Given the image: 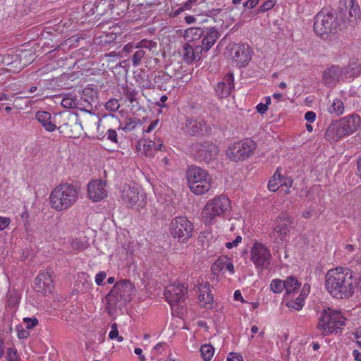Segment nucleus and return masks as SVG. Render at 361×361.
Returning <instances> with one entry per match:
<instances>
[{
	"instance_id": "nucleus-1",
	"label": "nucleus",
	"mask_w": 361,
	"mask_h": 361,
	"mask_svg": "<svg viewBox=\"0 0 361 361\" xmlns=\"http://www.w3.org/2000/svg\"><path fill=\"white\" fill-rule=\"evenodd\" d=\"M356 280L349 269L336 267L328 271L325 276V286L329 293L337 299H348L353 295Z\"/></svg>"
},
{
	"instance_id": "nucleus-2",
	"label": "nucleus",
	"mask_w": 361,
	"mask_h": 361,
	"mask_svg": "<svg viewBox=\"0 0 361 361\" xmlns=\"http://www.w3.org/2000/svg\"><path fill=\"white\" fill-rule=\"evenodd\" d=\"M343 11L336 12L334 10L322 9L314 18V31L324 39L334 35L338 30L341 22L345 21Z\"/></svg>"
},
{
	"instance_id": "nucleus-3",
	"label": "nucleus",
	"mask_w": 361,
	"mask_h": 361,
	"mask_svg": "<svg viewBox=\"0 0 361 361\" xmlns=\"http://www.w3.org/2000/svg\"><path fill=\"white\" fill-rule=\"evenodd\" d=\"M79 192L80 188L77 185L70 183L60 184L49 195L50 204L57 212L66 210L77 202Z\"/></svg>"
},
{
	"instance_id": "nucleus-4",
	"label": "nucleus",
	"mask_w": 361,
	"mask_h": 361,
	"mask_svg": "<svg viewBox=\"0 0 361 361\" xmlns=\"http://www.w3.org/2000/svg\"><path fill=\"white\" fill-rule=\"evenodd\" d=\"M361 123L357 114H352L334 121L326 128L324 137L330 142H337L341 137L355 132Z\"/></svg>"
},
{
	"instance_id": "nucleus-5",
	"label": "nucleus",
	"mask_w": 361,
	"mask_h": 361,
	"mask_svg": "<svg viewBox=\"0 0 361 361\" xmlns=\"http://www.w3.org/2000/svg\"><path fill=\"white\" fill-rule=\"evenodd\" d=\"M361 73V67L356 62L341 67L332 65L324 71L322 80L325 85L334 87L340 80L345 78H353Z\"/></svg>"
},
{
	"instance_id": "nucleus-6",
	"label": "nucleus",
	"mask_w": 361,
	"mask_h": 361,
	"mask_svg": "<svg viewBox=\"0 0 361 361\" xmlns=\"http://www.w3.org/2000/svg\"><path fill=\"white\" fill-rule=\"evenodd\" d=\"M56 128L63 136L70 138L79 137L82 127L78 115L71 111H63L57 115Z\"/></svg>"
},
{
	"instance_id": "nucleus-7",
	"label": "nucleus",
	"mask_w": 361,
	"mask_h": 361,
	"mask_svg": "<svg viewBox=\"0 0 361 361\" xmlns=\"http://www.w3.org/2000/svg\"><path fill=\"white\" fill-rule=\"evenodd\" d=\"M187 179L190 191L195 195H202L211 188V177L207 171L200 167H189Z\"/></svg>"
},
{
	"instance_id": "nucleus-8",
	"label": "nucleus",
	"mask_w": 361,
	"mask_h": 361,
	"mask_svg": "<svg viewBox=\"0 0 361 361\" xmlns=\"http://www.w3.org/2000/svg\"><path fill=\"white\" fill-rule=\"evenodd\" d=\"M345 320L341 312L327 308L319 317L317 328L324 336L338 333V329L345 325Z\"/></svg>"
},
{
	"instance_id": "nucleus-9",
	"label": "nucleus",
	"mask_w": 361,
	"mask_h": 361,
	"mask_svg": "<svg viewBox=\"0 0 361 361\" xmlns=\"http://www.w3.org/2000/svg\"><path fill=\"white\" fill-rule=\"evenodd\" d=\"M231 207L230 200L220 195L207 202L202 210V219L205 224H212L216 218L224 215Z\"/></svg>"
},
{
	"instance_id": "nucleus-10",
	"label": "nucleus",
	"mask_w": 361,
	"mask_h": 361,
	"mask_svg": "<svg viewBox=\"0 0 361 361\" xmlns=\"http://www.w3.org/2000/svg\"><path fill=\"white\" fill-rule=\"evenodd\" d=\"M191 156L200 162L209 164L217 159L219 149L209 140L192 142L189 146Z\"/></svg>"
},
{
	"instance_id": "nucleus-11",
	"label": "nucleus",
	"mask_w": 361,
	"mask_h": 361,
	"mask_svg": "<svg viewBox=\"0 0 361 361\" xmlns=\"http://www.w3.org/2000/svg\"><path fill=\"white\" fill-rule=\"evenodd\" d=\"M193 233L194 225L186 216H176L169 224V233L178 243H187Z\"/></svg>"
},
{
	"instance_id": "nucleus-12",
	"label": "nucleus",
	"mask_w": 361,
	"mask_h": 361,
	"mask_svg": "<svg viewBox=\"0 0 361 361\" xmlns=\"http://www.w3.org/2000/svg\"><path fill=\"white\" fill-rule=\"evenodd\" d=\"M257 144L247 138L243 141L235 142L226 150V156L233 161L244 160L250 157L255 150Z\"/></svg>"
},
{
	"instance_id": "nucleus-13",
	"label": "nucleus",
	"mask_w": 361,
	"mask_h": 361,
	"mask_svg": "<svg viewBox=\"0 0 361 361\" xmlns=\"http://www.w3.org/2000/svg\"><path fill=\"white\" fill-rule=\"evenodd\" d=\"M121 198L128 207L136 206L138 209H142L147 204L145 193L134 185H125L121 191Z\"/></svg>"
},
{
	"instance_id": "nucleus-14",
	"label": "nucleus",
	"mask_w": 361,
	"mask_h": 361,
	"mask_svg": "<svg viewBox=\"0 0 361 361\" xmlns=\"http://www.w3.org/2000/svg\"><path fill=\"white\" fill-rule=\"evenodd\" d=\"M186 293L187 289L183 285L173 283L166 286L164 295L172 310L178 311L185 305Z\"/></svg>"
},
{
	"instance_id": "nucleus-15",
	"label": "nucleus",
	"mask_w": 361,
	"mask_h": 361,
	"mask_svg": "<svg viewBox=\"0 0 361 361\" xmlns=\"http://www.w3.org/2000/svg\"><path fill=\"white\" fill-rule=\"evenodd\" d=\"M271 255L268 248L260 243H255L252 247L250 259L261 269L267 268L270 264Z\"/></svg>"
},
{
	"instance_id": "nucleus-16",
	"label": "nucleus",
	"mask_w": 361,
	"mask_h": 361,
	"mask_svg": "<svg viewBox=\"0 0 361 361\" xmlns=\"http://www.w3.org/2000/svg\"><path fill=\"white\" fill-rule=\"evenodd\" d=\"M252 51L245 44H235L230 49V56L236 66L245 67L251 60Z\"/></svg>"
},
{
	"instance_id": "nucleus-17",
	"label": "nucleus",
	"mask_w": 361,
	"mask_h": 361,
	"mask_svg": "<svg viewBox=\"0 0 361 361\" xmlns=\"http://www.w3.org/2000/svg\"><path fill=\"white\" fill-rule=\"evenodd\" d=\"M278 219V225L274 228L271 238L282 240L289 232V228L293 224V219L287 213H281Z\"/></svg>"
},
{
	"instance_id": "nucleus-18",
	"label": "nucleus",
	"mask_w": 361,
	"mask_h": 361,
	"mask_svg": "<svg viewBox=\"0 0 361 361\" xmlns=\"http://www.w3.org/2000/svg\"><path fill=\"white\" fill-rule=\"evenodd\" d=\"M35 290L40 293H51L54 288L53 279L49 272H42L35 279Z\"/></svg>"
},
{
	"instance_id": "nucleus-19",
	"label": "nucleus",
	"mask_w": 361,
	"mask_h": 361,
	"mask_svg": "<svg viewBox=\"0 0 361 361\" xmlns=\"http://www.w3.org/2000/svg\"><path fill=\"white\" fill-rule=\"evenodd\" d=\"M105 183L101 180H95L87 185V195L90 200L98 202L106 196Z\"/></svg>"
},
{
	"instance_id": "nucleus-20",
	"label": "nucleus",
	"mask_w": 361,
	"mask_h": 361,
	"mask_svg": "<svg viewBox=\"0 0 361 361\" xmlns=\"http://www.w3.org/2000/svg\"><path fill=\"white\" fill-rule=\"evenodd\" d=\"M203 52V48H201L200 44L192 45L186 43L183 47V60L187 63L198 61L201 59Z\"/></svg>"
},
{
	"instance_id": "nucleus-21",
	"label": "nucleus",
	"mask_w": 361,
	"mask_h": 361,
	"mask_svg": "<svg viewBox=\"0 0 361 361\" xmlns=\"http://www.w3.org/2000/svg\"><path fill=\"white\" fill-rule=\"evenodd\" d=\"M345 8L340 7L338 11H343L344 16L343 18H345V22L347 20L348 21L353 22L354 20L357 18H360L361 12L360 8L357 3L355 0H343Z\"/></svg>"
},
{
	"instance_id": "nucleus-22",
	"label": "nucleus",
	"mask_w": 361,
	"mask_h": 361,
	"mask_svg": "<svg viewBox=\"0 0 361 361\" xmlns=\"http://www.w3.org/2000/svg\"><path fill=\"white\" fill-rule=\"evenodd\" d=\"M220 34L218 29L214 27L204 29V35H202V39L201 41L202 44H200V47L203 48V51L207 52L216 42Z\"/></svg>"
},
{
	"instance_id": "nucleus-23",
	"label": "nucleus",
	"mask_w": 361,
	"mask_h": 361,
	"mask_svg": "<svg viewBox=\"0 0 361 361\" xmlns=\"http://www.w3.org/2000/svg\"><path fill=\"white\" fill-rule=\"evenodd\" d=\"M110 292L120 294L124 299H127L130 302L134 294L135 288L130 281L123 280L116 283Z\"/></svg>"
},
{
	"instance_id": "nucleus-24",
	"label": "nucleus",
	"mask_w": 361,
	"mask_h": 361,
	"mask_svg": "<svg viewBox=\"0 0 361 361\" xmlns=\"http://www.w3.org/2000/svg\"><path fill=\"white\" fill-rule=\"evenodd\" d=\"M234 87V77L233 73L226 74L223 81L219 82L216 87L215 92L220 98L227 97L231 90Z\"/></svg>"
},
{
	"instance_id": "nucleus-25",
	"label": "nucleus",
	"mask_w": 361,
	"mask_h": 361,
	"mask_svg": "<svg viewBox=\"0 0 361 361\" xmlns=\"http://www.w3.org/2000/svg\"><path fill=\"white\" fill-rule=\"evenodd\" d=\"M185 128L188 134L195 136L206 133L207 131V125L204 120L187 118Z\"/></svg>"
},
{
	"instance_id": "nucleus-26",
	"label": "nucleus",
	"mask_w": 361,
	"mask_h": 361,
	"mask_svg": "<svg viewBox=\"0 0 361 361\" xmlns=\"http://www.w3.org/2000/svg\"><path fill=\"white\" fill-rule=\"evenodd\" d=\"M36 119L42 124L47 131L53 132L56 129L57 115L54 117L52 121L51 115L49 112L45 111H38L35 114Z\"/></svg>"
},
{
	"instance_id": "nucleus-27",
	"label": "nucleus",
	"mask_w": 361,
	"mask_h": 361,
	"mask_svg": "<svg viewBox=\"0 0 361 361\" xmlns=\"http://www.w3.org/2000/svg\"><path fill=\"white\" fill-rule=\"evenodd\" d=\"M106 300L107 301L106 309L109 314L112 313L113 309H121L127 302H129L127 299H124L121 295L115 294L111 292H109L106 295Z\"/></svg>"
},
{
	"instance_id": "nucleus-28",
	"label": "nucleus",
	"mask_w": 361,
	"mask_h": 361,
	"mask_svg": "<svg viewBox=\"0 0 361 361\" xmlns=\"http://www.w3.org/2000/svg\"><path fill=\"white\" fill-rule=\"evenodd\" d=\"M144 150L146 156H152V151L162 150L164 148V142L160 138H154V140L144 141Z\"/></svg>"
},
{
	"instance_id": "nucleus-29",
	"label": "nucleus",
	"mask_w": 361,
	"mask_h": 361,
	"mask_svg": "<svg viewBox=\"0 0 361 361\" xmlns=\"http://www.w3.org/2000/svg\"><path fill=\"white\" fill-rule=\"evenodd\" d=\"M211 269L214 275H218L224 269H226L233 274L234 272V266L232 263L224 261V259H219L212 264Z\"/></svg>"
},
{
	"instance_id": "nucleus-30",
	"label": "nucleus",
	"mask_w": 361,
	"mask_h": 361,
	"mask_svg": "<svg viewBox=\"0 0 361 361\" xmlns=\"http://www.w3.org/2000/svg\"><path fill=\"white\" fill-rule=\"evenodd\" d=\"M284 289L286 290V294L289 296L291 294H294L299 289L300 284L294 276H289L284 281Z\"/></svg>"
},
{
	"instance_id": "nucleus-31",
	"label": "nucleus",
	"mask_w": 361,
	"mask_h": 361,
	"mask_svg": "<svg viewBox=\"0 0 361 361\" xmlns=\"http://www.w3.org/2000/svg\"><path fill=\"white\" fill-rule=\"evenodd\" d=\"M204 29L200 27H190L185 30L184 37L188 41L193 42L202 38Z\"/></svg>"
},
{
	"instance_id": "nucleus-32",
	"label": "nucleus",
	"mask_w": 361,
	"mask_h": 361,
	"mask_svg": "<svg viewBox=\"0 0 361 361\" xmlns=\"http://www.w3.org/2000/svg\"><path fill=\"white\" fill-rule=\"evenodd\" d=\"M283 176L280 173V168H278L268 183V189L271 192L279 190L281 184Z\"/></svg>"
},
{
	"instance_id": "nucleus-33",
	"label": "nucleus",
	"mask_w": 361,
	"mask_h": 361,
	"mask_svg": "<svg viewBox=\"0 0 361 361\" xmlns=\"http://www.w3.org/2000/svg\"><path fill=\"white\" fill-rule=\"evenodd\" d=\"M61 104L63 107L66 109H75L78 107V102L76 99V96L73 94H68L64 97L61 102Z\"/></svg>"
},
{
	"instance_id": "nucleus-34",
	"label": "nucleus",
	"mask_w": 361,
	"mask_h": 361,
	"mask_svg": "<svg viewBox=\"0 0 361 361\" xmlns=\"http://www.w3.org/2000/svg\"><path fill=\"white\" fill-rule=\"evenodd\" d=\"M200 351L202 359L204 361H209L214 355V348L210 344H204L201 346Z\"/></svg>"
},
{
	"instance_id": "nucleus-35",
	"label": "nucleus",
	"mask_w": 361,
	"mask_h": 361,
	"mask_svg": "<svg viewBox=\"0 0 361 361\" xmlns=\"http://www.w3.org/2000/svg\"><path fill=\"white\" fill-rule=\"evenodd\" d=\"M328 111L330 114H336L337 116L343 114L344 111V105L341 99H336L329 108Z\"/></svg>"
},
{
	"instance_id": "nucleus-36",
	"label": "nucleus",
	"mask_w": 361,
	"mask_h": 361,
	"mask_svg": "<svg viewBox=\"0 0 361 361\" xmlns=\"http://www.w3.org/2000/svg\"><path fill=\"white\" fill-rule=\"evenodd\" d=\"M305 298V294L300 293L299 296H298L295 298V300L288 301L286 305L290 309H293L295 310H300L302 309L304 305Z\"/></svg>"
},
{
	"instance_id": "nucleus-37",
	"label": "nucleus",
	"mask_w": 361,
	"mask_h": 361,
	"mask_svg": "<svg viewBox=\"0 0 361 361\" xmlns=\"http://www.w3.org/2000/svg\"><path fill=\"white\" fill-rule=\"evenodd\" d=\"M208 287L209 286L207 285L204 286V287L200 289L201 293L199 296L200 300L204 302L205 304H209L213 301L212 295L209 292H207L209 290Z\"/></svg>"
},
{
	"instance_id": "nucleus-38",
	"label": "nucleus",
	"mask_w": 361,
	"mask_h": 361,
	"mask_svg": "<svg viewBox=\"0 0 361 361\" xmlns=\"http://www.w3.org/2000/svg\"><path fill=\"white\" fill-rule=\"evenodd\" d=\"M137 50L134 52L132 56V63L133 66L136 67L139 66L142 60L145 58L146 54L145 51L142 49L137 48Z\"/></svg>"
},
{
	"instance_id": "nucleus-39",
	"label": "nucleus",
	"mask_w": 361,
	"mask_h": 361,
	"mask_svg": "<svg viewBox=\"0 0 361 361\" xmlns=\"http://www.w3.org/2000/svg\"><path fill=\"white\" fill-rule=\"evenodd\" d=\"M286 287L284 285V281L281 279H274L270 284V289L275 293H280L283 291Z\"/></svg>"
},
{
	"instance_id": "nucleus-40",
	"label": "nucleus",
	"mask_w": 361,
	"mask_h": 361,
	"mask_svg": "<svg viewBox=\"0 0 361 361\" xmlns=\"http://www.w3.org/2000/svg\"><path fill=\"white\" fill-rule=\"evenodd\" d=\"M123 95L131 104L136 101L137 92L133 88H123Z\"/></svg>"
},
{
	"instance_id": "nucleus-41",
	"label": "nucleus",
	"mask_w": 361,
	"mask_h": 361,
	"mask_svg": "<svg viewBox=\"0 0 361 361\" xmlns=\"http://www.w3.org/2000/svg\"><path fill=\"white\" fill-rule=\"evenodd\" d=\"M106 4L110 6L106 0H99L96 1L94 8H92V13H97V15L102 16L104 14V10L100 8V7L104 6Z\"/></svg>"
},
{
	"instance_id": "nucleus-42",
	"label": "nucleus",
	"mask_w": 361,
	"mask_h": 361,
	"mask_svg": "<svg viewBox=\"0 0 361 361\" xmlns=\"http://www.w3.org/2000/svg\"><path fill=\"white\" fill-rule=\"evenodd\" d=\"M157 47V43L153 41H149L147 39H143L139 42V45L137 46L135 48H140V49H147L149 51L152 50L154 48Z\"/></svg>"
},
{
	"instance_id": "nucleus-43",
	"label": "nucleus",
	"mask_w": 361,
	"mask_h": 361,
	"mask_svg": "<svg viewBox=\"0 0 361 361\" xmlns=\"http://www.w3.org/2000/svg\"><path fill=\"white\" fill-rule=\"evenodd\" d=\"M7 361H19V356L15 348H9L6 351Z\"/></svg>"
},
{
	"instance_id": "nucleus-44",
	"label": "nucleus",
	"mask_w": 361,
	"mask_h": 361,
	"mask_svg": "<svg viewBox=\"0 0 361 361\" xmlns=\"http://www.w3.org/2000/svg\"><path fill=\"white\" fill-rule=\"evenodd\" d=\"M120 107L119 102L117 99H111L105 104V108L111 111H116Z\"/></svg>"
},
{
	"instance_id": "nucleus-45",
	"label": "nucleus",
	"mask_w": 361,
	"mask_h": 361,
	"mask_svg": "<svg viewBox=\"0 0 361 361\" xmlns=\"http://www.w3.org/2000/svg\"><path fill=\"white\" fill-rule=\"evenodd\" d=\"M138 123H140V120L135 118H129L126 124H125V126L123 127V129L125 130H128L129 131H131L133 130H134L136 127V126L138 124Z\"/></svg>"
},
{
	"instance_id": "nucleus-46",
	"label": "nucleus",
	"mask_w": 361,
	"mask_h": 361,
	"mask_svg": "<svg viewBox=\"0 0 361 361\" xmlns=\"http://www.w3.org/2000/svg\"><path fill=\"white\" fill-rule=\"evenodd\" d=\"M23 323L25 324V327L27 329H31L37 325L38 320L35 317H33V318L25 317L23 319Z\"/></svg>"
},
{
	"instance_id": "nucleus-47",
	"label": "nucleus",
	"mask_w": 361,
	"mask_h": 361,
	"mask_svg": "<svg viewBox=\"0 0 361 361\" xmlns=\"http://www.w3.org/2000/svg\"><path fill=\"white\" fill-rule=\"evenodd\" d=\"M274 2L271 0L266 1L259 8L258 13H264L272 8L274 6Z\"/></svg>"
},
{
	"instance_id": "nucleus-48",
	"label": "nucleus",
	"mask_w": 361,
	"mask_h": 361,
	"mask_svg": "<svg viewBox=\"0 0 361 361\" xmlns=\"http://www.w3.org/2000/svg\"><path fill=\"white\" fill-rule=\"evenodd\" d=\"M259 3V0H247L243 3L244 10L242 13L245 12L247 9L253 8L257 4Z\"/></svg>"
},
{
	"instance_id": "nucleus-49",
	"label": "nucleus",
	"mask_w": 361,
	"mask_h": 361,
	"mask_svg": "<svg viewBox=\"0 0 361 361\" xmlns=\"http://www.w3.org/2000/svg\"><path fill=\"white\" fill-rule=\"evenodd\" d=\"M107 139L113 142L117 143V133L115 130L109 129L107 131Z\"/></svg>"
},
{
	"instance_id": "nucleus-50",
	"label": "nucleus",
	"mask_w": 361,
	"mask_h": 361,
	"mask_svg": "<svg viewBox=\"0 0 361 361\" xmlns=\"http://www.w3.org/2000/svg\"><path fill=\"white\" fill-rule=\"evenodd\" d=\"M18 336L20 339L26 338L30 335V333L28 331V329H25L23 327H18Z\"/></svg>"
},
{
	"instance_id": "nucleus-51",
	"label": "nucleus",
	"mask_w": 361,
	"mask_h": 361,
	"mask_svg": "<svg viewBox=\"0 0 361 361\" xmlns=\"http://www.w3.org/2000/svg\"><path fill=\"white\" fill-rule=\"evenodd\" d=\"M10 223L11 220L9 218L0 216V231L7 228Z\"/></svg>"
},
{
	"instance_id": "nucleus-52",
	"label": "nucleus",
	"mask_w": 361,
	"mask_h": 361,
	"mask_svg": "<svg viewBox=\"0 0 361 361\" xmlns=\"http://www.w3.org/2000/svg\"><path fill=\"white\" fill-rule=\"evenodd\" d=\"M106 274L105 271H100L96 275L95 282L98 286H102L104 279L106 278Z\"/></svg>"
},
{
	"instance_id": "nucleus-53",
	"label": "nucleus",
	"mask_w": 361,
	"mask_h": 361,
	"mask_svg": "<svg viewBox=\"0 0 361 361\" xmlns=\"http://www.w3.org/2000/svg\"><path fill=\"white\" fill-rule=\"evenodd\" d=\"M227 361H243V360L240 355L235 353H230L228 355Z\"/></svg>"
},
{
	"instance_id": "nucleus-54",
	"label": "nucleus",
	"mask_w": 361,
	"mask_h": 361,
	"mask_svg": "<svg viewBox=\"0 0 361 361\" xmlns=\"http://www.w3.org/2000/svg\"><path fill=\"white\" fill-rule=\"evenodd\" d=\"M292 184H293V180L290 178H286L283 177L281 184L280 185L285 186L287 188V189H289L292 186ZM286 194L289 193V190H287L286 191Z\"/></svg>"
},
{
	"instance_id": "nucleus-55",
	"label": "nucleus",
	"mask_w": 361,
	"mask_h": 361,
	"mask_svg": "<svg viewBox=\"0 0 361 361\" xmlns=\"http://www.w3.org/2000/svg\"><path fill=\"white\" fill-rule=\"evenodd\" d=\"M305 118L310 123H313L316 119V114L314 111H307L305 115Z\"/></svg>"
},
{
	"instance_id": "nucleus-56",
	"label": "nucleus",
	"mask_w": 361,
	"mask_h": 361,
	"mask_svg": "<svg viewBox=\"0 0 361 361\" xmlns=\"http://www.w3.org/2000/svg\"><path fill=\"white\" fill-rule=\"evenodd\" d=\"M109 337L110 339L117 338L118 341H122L123 340V337L118 336V330H111L109 334Z\"/></svg>"
},
{
	"instance_id": "nucleus-57",
	"label": "nucleus",
	"mask_w": 361,
	"mask_h": 361,
	"mask_svg": "<svg viewBox=\"0 0 361 361\" xmlns=\"http://www.w3.org/2000/svg\"><path fill=\"white\" fill-rule=\"evenodd\" d=\"M159 120L156 119L151 122L147 129L144 130V133H150L152 132L159 124Z\"/></svg>"
},
{
	"instance_id": "nucleus-58",
	"label": "nucleus",
	"mask_w": 361,
	"mask_h": 361,
	"mask_svg": "<svg viewBox=\"0 0 361 361\" xmlns=\"http://www.w3.org/2000/svg\"><path fill=\"white\" fill-rule=\"evenodd\" d=\"M72 246L74 249L77 250H84L86 247V245L80 243L78 240H75L72 243Z\"/></svg>"
},
{
	"instance_id": "nucleus-59",
	"label": "nucleus",
	"mask_w": 361,
	"mask_h": 361,
	"mask_svg": "<svg viewBox=\"0 0 361 361\" xmlns=\"http://www.w3.org/2000/svg\"><path fill=\"white\" fill-rule=\"evenodd\" d=\"M256 109L258 113L264 114L267 111L268 106L265 104L259 103L257 105Z\"/></svg>"
},
{
	"instance_id": "nucleus-60",
	"label": "nucleus",
	"mask_w": 361,
	"mask_h": 361,
	"mask_svg": "<svg viewBox=\"0 0 361 361\" xmlns=\"http://www.w3.org/2000/svg\"><path fill=\"white\" fill-rule=\"evenodd\" d=\"M1 58H3V63L2 64L9 65L12 63L13 56L11 55L7 54V55H1Z\"/></svg>"
},
{
	"instance_id": "nucleus-61",
	"label": "nucleus",
	"mask_w": 361,
	"mask_h": 361,
	"mask_svg": "<svg viewBox=\"0 0 361 361\" xmlns=\"http://www.w3.org/2000/svg\"><path fill=\"white\" fill-rule=\"evenodd\" d=\"M198 0H188L183 6L186 9H190L194 5L197 4Z\"/></svg>"
},
{
	"instance_id": "nucleus-62",
	"label": "nucleus",
	"mask_w": 361,
	"mask_h": 361,
	"mask_svg": "<svg viewBox=\"0 0 361 361\" xmlns=\"http://www.w3.org/2000/svg\"><path fill=\"white\" fill-rule=\"evenodd\" d=\"M233 298L235 300L240 301L244 302L245 300L241 295V293L239 290H237L234 292Z\"/></svg>"
},
{
	"instance_id": "nucleus-63",
	"label": "nucleus",
	"mask_w": 361,
	"mask_h": 361,
	"mask_svg": "<svg viewBox=\"0 0 361 361\" xmlns=\"http://www.w3.org/2000/svg\"><path fill=\"white\" fill-rule=\"evenodd\" d=\"M355 279L356 280L355 288H360L361 290V274H354Z\"/></svg>"
},
{
	"instance_id": "nucleus-64",
	"label": "nucleus",
	"mask_w": 361,
	"mask_h": 361,
	"mask_svg": "<svg viewBox=\"0 0 361 361\" xmlns=\"http://www.w3.org/2000/svg\"><path fill=\"white\" fill-rule=\"evenodd\" d=\"M353 355L355 361H361V353L357 350H353Z\"/></svg>"
}]
</instances>
